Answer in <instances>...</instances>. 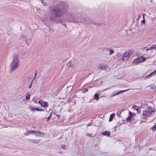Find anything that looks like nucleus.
Returning a JSON list of instances; mask_svg holds the SVG:
<instances>
[{"mask_svg":"<svg viewBox=\"0 0 156 156\" xmlns=\"http://www.w3.org/2000/svg\"><path fill=\"white\" fill-rule=\"evenodd\" d=\"M68 7V4L65 2H61L55 6L51 12L50 16L51 20L57 23L73 21L68 16L67 19L64 17L59 18L62 16L65 13L67 12Z\"/></svg>","mask_w":156,"mask_h":156,"instance_id":"nucleus-1","label":"nucleus"},{"mask_svg":"<svg viewBox=\"0 0 156 156\" xmlns=\"http://www.w3.org/2000/svg\"><path fill=\"white\" fill-rule=\"evenodd\" d=\"M19 59L17 55H15L13 57V61L10 65V67L11 69V71L15 70L19 66Z\"/></svg>","mask_w":156,"mask_h":156,"instance_id":"nucleus-2","label":"nucleus"},{"mask_svg":"<svg viewBox=\"0 0 156 156\" xmlns=\"http://www.w3.org/2000/svg\"><path fill=\"white\" fill-rule=\"evenodd\" d=\"M155 109L150 107L147 110L144 111L143 115L144 116V118H146L148 117H151L154 113Z\"/></svg>","mask_w":156,"mask_h":156,"instance_id":"nucleus-3","label":"nucleus"},{"mask_svg":"<svg viewBox=\"0 0 156 156\" xmlns=\"http://www.w3.org/2000/svg\"><path fill=\"white\" fill-rule=\"evenodd\" d=\"M79 18V19L78 20H73V22H75L76 23H84L86 21L84 17H80Z\"/></svg>","mask_w":156,"mask_h":156,"instance_id":"nucleus-4","label":"nucleus"},{"mask_svg":"<svg viewBox=\"0 0 156 156\" xmlns=\"http://www.w3.org/2000/svg\"><path fill=\"white\" fill-rule=\"evenodd\" d=\"M129 57L130 56L129 55V54L126 52L122 57V60H126L129 58Z\"/></svg>","mask_w":156,"mask_h":156,"instance_id":"nucleus-5","label":"nucleus"},{"mask_svg":"<svg viewBox=\"0 0 156 156\" xmlns=\"http://www.w3.org/2000/svg\"><path fill=\"white\" fill-rule=\"evenodd\" d=\"M35 135L36 136H37L38 137H42L44 136V134L43 133L38 132L37 131H35Z\"/></svg>","mask_w":156,"mask_h":156,"instance_id":"nucleus-6","label":"nucleus"},{"mask_svg":"<svg viewBox=\"0 0 156 156\" xmlns=\"http://www.w3.org/2000/svg\"><path fill=\"white\" fill-rule=\"evenodd\" d=\"M130 90V89H127L126 90H122V91H119V92H117L116 93H115V92L114 93V94L112 95V97H114L116 95H118V94H121V93H122L126 91H127V90Z\"/></svg>","mask_w":156,"mask_h":156,"instance_id":"nucleus-7","label":"nucleus"},{"mask_svg":"<svg viewBox=\"0 0 156 156\" xmlns=\"http://www.w3.org/2000/svg\"><path fill=\"white\" fill-rule=\"evenodd\" d=\"M101 134L102 135L107 136H109L110 135V132L109 131H105L102 132Z\"/></svg>","mask_w":156,"mask_h":156,"instance_id":"nucleus-8","label":"nucleus"},{"mask_svg":"<svg viewBox=\"0 0 156 156\" xmlns=\"http://www.w3.org/2000/svg\"><path fill=\"white\" fill-rule=\"evenodd\" d=\"M35 134V131L30 130V131H28L27 132H26L25 134V135L27 136L30 134Z\"/></svg>","mask_w":156,"mask_h":156,"instance_id":"nucleus-9","label":"nucleus"},{"mask_svg":"<svg viewBox=\"0 0 156 156\" xmlns=\"http://www.w3.org/2000/svg\"><path fill=\"white\" fill-rule=\"evenodd\" d=\"M132 108H134L136 110L137 112L140 113V107L135 105H133L132 107Z\"/></svg>","mask_w":156,"mask_h":156,"instance_id":"nucleus-10","label":"nucleus"},{"mask_svg":"<svg viewBox=\"0 0 156 156\" xmlns=\"http://www.w3.org/2000/svg\"><path fill=\"white\" fill-rule=\"evenodd\" d=\"M155 74H156V70H154L152 72H151L149 75L148 76H146V78H148V77L150 78L152 76L154 75Z\"/></svg>","mask_w":156,"mask_h":156,"instance_id":"nucleus-11","label":"nucleus"},{"mask_svg":"<svg viewBox=\"0 0 156 156\" xmlns=\"http://www.w3.org/2000/svg\"><path fill=\"white\" fill-rule=\"evenodd\" d=\"M106 66V65L105 64H100L98 65V68L100 69H103L105 68Z\"/></svg>","mask_w":156,"mask_h":156,"instance_id":"nucleus-12","label":"nucleus"},{"mask_svg":"<svg viewBox=\"0 0 156 156\" xmlns=\"http://www.w3.org/2000/svg\"><path fill=\"white\" fill-rule=\"evenodd\" d=\"M41 106L43 107H48V105L47 102L46 101L42 102V103L41 104Z\"/></svg>","mask_w":156,"mask_h":156,"instance_id":"nucleus-13","label":"nucleus"},{"mask_svg":"<svg viewBox=\"0 0 156 156\" xmlns=\"http://www.w3.org/2000/svg\"><path fill=\"white\" fill-rule=\"evenodd\" d=\"M30 140L31 142L34 144H38L40 141L39 140L37 139H30Z\"/></svg>","mask_w":156,"mask_h":156,"instance_id":"nucleus-14","label":"nucleus"},{"mask_svg":"<svg viewBox=\"0 0 156 156\" xmlns=\"http://www.w3.org/2000/svg\"><path fill=\"white\" fill-rule=\"evenodd\" d=\"M145 59L144 58H143L142 60H140V59H135V62L136 63H138L141 62H142L144 61L145 60Z\"/></svg>","mask_w":156,"mask_h":156,"instance_id":"nucleus-15","label":"nucleus"},{"mask_svg":"<svg viewBox=\"0 0 156 156\" xmlns=\"http://www.w3.org/2000/svg\"><path fill=\"white\" fill-rule=\"evenodd\" d=\"M115 116V114L114 113H112L111 114L110 116L109 121L111 122L112 120V119L114 118Z\"/></svg>","mask_w":156,"mask_h":156,"instance_id":"nucleus-16","label":"nucleus"},{"mask_svg":"<svg viewBox=\"0 0 156 156\" xmlns=\"http://www.w3.org/2000/svg\"><path fill=\"white\" fill-rule=\"evenodd\" d=\"M108 51L110 52V53L109 54V55H112V54H113L114 52V51L112 49H111L110 48H108Z\"/></svg>","mask_w":156,"mask_h":156,"instance_id":"nucleus-17","label":"nucleus"},{"mask_svg":"<svg viewBox=\"0 0 156 156\" xmlns=\"http://www.w3.org/2000/svg\"><path fill=\"white\" fill-rule=\"evenodd\" d=\"M132 114V113L130 112V111L129 112V116H128L127 118L126 119L127 121H129L130 120V118L131 117V115Z\"/></svg>","mask_w":156,"mask_h":156,"instance_id":"nucleus-18","label":"nucleus"},{"mask_svg":"<svg viewBox=\"0 0 156 156\" xmlns=\"http://www.w3.org/2000/svg\"><path fill=\"white\" fill-rule=\"evenodd\" d=\"M94 99L97 101L99 99V95L98 94H95L94 96Z\"/></svg>","mask_w":156,"mask_h":156,"instance_id":"nucleus-19","label":"nucleus"},{"mask_svg":"<svg viewBox=\"0 0 156 156\" xmlns=\"http://www.w3.org/2000/svg\"><path fill=\"white\" fill-rule=\"evenodd\" d=\"M30 98V94L29 93H27L26 96V98L27 100H29Z\"/></svg>","mask_w":156,"mask_h":156,"instance_id":"nucleus-20","label":"nucleus"},{"mask_svg":"<svg viewBox=\"0 0 156 156\" xmlns=\"http://www.w3.org/2000/svg\"><path fill=\"white\" fill-rule=\"evenodd\" d=\"M152 49H156V44L152 45L151 47Z\"/></svg>","mask_w":156,"mask_h":156,"instance_id":"nucleus-21","label":"nucleus"},{"mask_svg":"<svg viewBox=\"0 0 156 156\" xmlns=\"http://www.w3.org/2000/svg\"><path fill=\"white\" fill-rule=\"evenodd\" d=\"M61 148L63 149H66L67 148L66 146L65 145H62L61 146Z\"/></svg>","mask_w":156,"mask_h":156,"instance_id":"nucleus-22","label":"nucleus"},{"mask_svg":"<svg viewBox=\"0 0 156 156\" xmlns=\"http://www.w3.org/2000/svg\"><path fill=\"white\" fill-rule=\"evenodd\" d=\"M126 52L129 54V55L130 56L131 55L133 52V51L132 50H130Z\"/></svg>","mask_w":156,"mask_h":156,"instance_id":"nucleus-23","label":"nucleus"},{"mask_svg":"<svg viewBox=\"0 0 156 156\" xmlns=\"http://www.w3.org/2000/svg\"><path fill=\"white\" fill-rule=\"evenodd\" d=\"M71 65V62H69L67 64V66L68 67H70Z\"/></svg>","mask_w":156,"mask_h":156,"instance_id":"nucleus-24","label":"nucleus"},{"mask_svg":"<svg viewBox=\"0 0 156 156\" xmlns=\"http://www.w3.org/2000/svg\"><path fill=\"white\" fill-rule=\"evenodd\" d=\"M51 114L49 116H48V117L47 118V119H46V121L47 122H48L49 120V119H50L51 117Z\"/></svg>","mask_w":156,"mask_h":156,"instance_id":"nucleus-25","label":"nucleus"},{"mask_svg":"<svg viewBox=\"0 0 156 156\" xmlns=\"http://www.w3.org/2000/svg\"><path fill=\"white\" fill-rule=\"evenodd\" d=\"M117 56L118 58L120 59V58L122 56V54L120 53H118Z\"/></svg>","mask_w":156,"mask_h":156,"instance_id":"nucleus-26","label":"nucleus"},{"mask_svg":"<svg viewBox=\"0 0 156 156\" xmlns=\"http://www.w3.org/2000/svg\"><path fill=\"white\" fill-rule=\"evenodd\" d=\"M38 74V73L37 72V71H36L35 72V75H34V79H33V80L36 78L37 75Z\"/></svg>","mask_w":156,"mask_h":156,"instance_id":"nucleus-27","label":"nucleus"},{"mask_svg":"<svg viewBox=\"0 0 156 156\" xmlns=\"http://www.w3.org/2000/svg\"><path fill=\"white\" fill-rule=\"evenodd\" d=\"M34 107L32 106H30L29 107V108L30 109V110L31 111H32L33 110H34Z\"/></svg>","mask_w":156,"mask_h":156,"instance_id":"nucleus-28","label":"nucleus"},{"mask_svg":"<svg viewBox=\"0 0 156 156\" xmlns=\"http://www.w3.org/2000/svg\"><path fill=\"white\" fill-rule=\"evenodd\" d=\"M156 129V125H155L153 127L152 129L153 131L155 130Z\"/></svg>","mask_w":156,"mask_h":156,"instance_id":"nucleus-29","label":"nucleus"},{"mask_svg":"<svg viewBox=\"0 0 156 156\" xmlns=\"http://www.w3.org/2000/svg\"><path fill=\"white\" fill-rule=\"evenodd\" d=\"M144 15H145V14H143V17L144 18V19H143V20L141 21V23H145V19H144Z\"/></svg>","mask_w":156,"mask_h":156,"instance_id":"nucleus-30","label":"nucleus"},{"mask_svg":"<svg viewBox=\"0 0 156 156\" xmlns=\"http://www.w3.org/2000/svg\"><path fill=\"white\" fill-rule=\"evenodd\" d=\"M33 80L32 81L31 83L30 86H29V88H31V86H32V82H33Z\"/></svg>","mask_w":156,"mask_h":156,"instance_id":"nucleus-31","label":"nucleus"},{"mask_svg":"<svg viewBox=\"0 0 156 156\" xmlns=\"http://www.w3.org/2000/svg\"><path fill=\"white\" fill-rule=\"evenodd\" d=\"M43 4L44 5H48V3L46 2H44Z\"/></svg>","mask_w":156,"mask_h":156,"instance_id":"nucleus-32","label":"nucleus"},{"mask_svg":"<svg viewBox=\"0 0 156 156\" xmlns=\"http://www.w3.org/2000/svg\"><path fill=\"white\" fill-rule=\"evenodd\" d=\"M49 31L50 33H52L53 32V30L52 29H50V28L49 29Z\"/></svg>","mask_w":156,"mask_h":156,"instance_id":"nucleus-33","label":"nucleus"},{"mask_svg":"<svg viewBox=\"0 0 156 156\" xmlns=\"http://www.w3.org/2000/svg\"><path fill=\"white\" fill-rule=\"evenodd\" d=\"M44 109H41L40 108H39L38 109V111H44Z\"/></svg>","mask_w":156,"mask_h":156,"instance_id":"nucleus-34","label":"nucleus"},{"mask_svg":"<svg viewBox=\"0 0 156 156\" xmlns=\"http://www.w3.org/2000/svg\"><path fill=\"white\" fill-rule=\"evenodd\" d=\"M151 49H151V47H149V48H147V49H146V51H149V50H151Z\"/></svg>","mask_w":156,"mask_h":156,"instance_id":"nucleus-35","label":"nucleus"},{"mask_svg":"<svg viewBox=\"0 0 156 156\" xmlns=\"http://www.w3.org/2000/svg\"><path fill=\"white\" fill-rule=\"evenodd\" d=\"M70 67H72L73 68H74L75 67V66L74 65L72 64L71 65Z\"/></svg>","mask_w":156,"mask_h":156,"instance_id":"nucleus-36","label":"nucleus"},{"mask_svg":"<svg viewBox=\"0 0 156 156\" xmlns=\"http://www.w3.org/2000/svg\"><path fill=\"white\" fill-rule=\"evenodd\" d=\"M87 136L90 137L91 136V134L89 133H87Z\"/></svg>","mask_w":156,"mask_h":156,"instance_id":"nucleus-37","label":"nucleus"},{"mask_svg":"<svg viewBox=\"0 0 156 156\" xmlns=\"http://www.w3.org/2000/svg\"><path fill=\"white\" fill-rule=\"evenodd\" d=\"M39 108H34V110H35L37 111H38V109Z\"/></svg>","mask_w":156,"mask_h":156,"instance_id":"nucleus-38","label":"nucleus"},{"mask_svg":"<svg viewBox=\"0 0 156 156\" xmlns=\"http://www.w3.org/2000/svg\"><path fill=\"white\" fill-rule=\"evenodd\" d=\"M38 103H39V104H41H41H42V102H41L40 101H39L38 102Z\"/></svg>","mask_w":156,"mask_h":156,"instance_id":"nucleus-39","label":"nucleus"},{"mask_svg":"<svg viewBox=\"0 0 156 156\" xmlns=\"http://www.w3.org/2000/svg\"><path fill=\"white\" fill-rule=\"evenodd\" d=\"M141 57H138L137 59H140L141 60Z\"/></svg>","mask_w":156,"mask_h":156,"instance_id":"nucleus-40","label":"nucleus"},{"mask_svg":"<svg viewBox=\"0 0 156 156\" xmlns=\"http://www.w3.org/2000/svg\"><path fill=\"white\" fill-rule=\"evenodd\" d=\"M40 1L42 3H43V2H43V0H40Z\"/></svg>","mask_w":156,"mask_h":156,"instance_id":"nucleus-41","label":"nucleus"},{"mask_svg":"<svg viewBox=\"0 0 156 156\" xmlns=\"http://www.w3.org/2000/svg\"><path fill=\"white\" fill-rule=\"evenodd\" d=\"M88 90L87 89H86V90H85V91L87 92V91H88Z\"/></svg>","mask_w":156,"mask_h":156,"instance_id":"nucleus-42","label":"nucleus"},{"mask_svg":"<svg viewBox=\"0 0 156 156\" xmlns=\"http://www.w3.org/2000/svg\"><path fill=\"white\" fill-rule=\"evenodd\" d=\"M140 15H139V18H140Z\"/></svg>","mask_w":156,"mask_h":156,"instance_id":"nucleus-43","label":"nucleus"},{"mask_svg":"<svg viewBox=\"0 0 156 156\" xmlns=\"http://www.w3.org/2000/svg\"><path fill=\"white\" fill-rule=\"evenodd\" d=\"M63 25H64V26H65V25L64 24H63Z\"/></svg>","mask_w":156,"mask_h":156,"instance_id":"nucleus-44","label":"nucleus"},{"mask_svg":"<svg viewBox=\"0 0 156 156\" xmlns=\"http://www.w3.org/2000/svg\"><path fill=\"white\" fill-rule=\"evenodd\" d=\"M85 91H83V93H84Z\"/></svg>","mask_w":156,"mask_h":156,"instance_id":"nucleus-45","label":"nucleus"}]
</instances>
